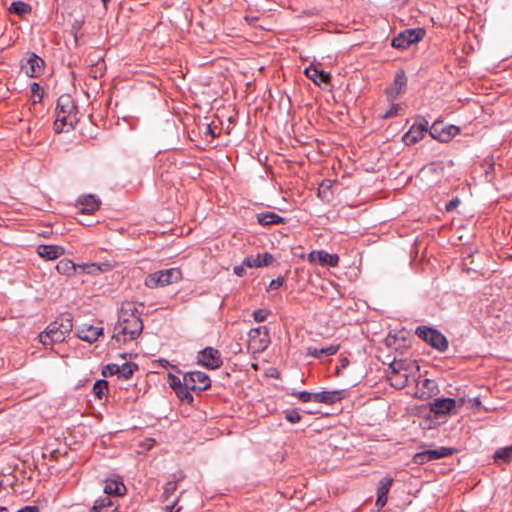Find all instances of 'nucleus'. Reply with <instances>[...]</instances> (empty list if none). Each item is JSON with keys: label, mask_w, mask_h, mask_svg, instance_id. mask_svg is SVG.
Listing matches in <instances>:
<instances>
[{"label": "nucleus", "mask_w": 512, "mask_h": 512, "mask_svg": "<svg viewBox=\"0 0 512 512\" xmlns=\"http://www.w3.org/2000/svg\"><path fill=\"white\" fill-rule=\"evenodd\" d=\"M78 121V111L73 98L69 94H62L57 100L55 132L61 133L65 127L74 129Z\"/></svg>", "instance_id": "nucleus-1"}, {"label": "nucleus", "mask_w": 512, "mask_h": 512, "mask_svg": "<svg viewBox=\"0 0 512 512\" xmlns=\"http://www.w3.org/2000/svg\"><path fill=\"white\" fill-rule=\"evenodd\" d=\"M73 329L72 316L62 314L49 324L47 329L39 334V341L47 346L63 342Z\"/></svg>", "instance_id": "nucleus-2"}, {"label": "nucleus", "mask_w": 512, "mask_h": 512, "mask_svg": "<svg viewBox=\"0 0 512 512\" xmlns=\"http://www.w3.org/2000/svg\"><path fill=\"white\" fill-rule=\"evenodd\" d=\"M143 327L144 324L142 319L131 318L128 320V322L123 324L116 323L114 327L113 339L120 344L135 340L142 333Z\"/></svg>", "instance_id": "nucleus-3"}, {"label": "nucleus", "mask_w": 512, "mask_h": 512, "mask_svg": "<svg viewBox=\"0 0 512 512\" xmlns=\"http://www.w3.org/2000/svg\"><path fill=\"white\" fill-rule=\"evenodd\" d=\"M415 334L439 352H444L448 349L447 338L436 328L422 325L416 328Z\"/></svg>", "instance_id": "nucleus-4"}, {"label": "nucleus", "mask_w": 512, "mask_h": 512, "mask_svg": "<svg viewBox=\"0 0 512 512\" xmlns=\"http://www.w3.org/2000/svg\"><path fill=\"white\" fill-rule=\"evenodd\" d=\"M182 273L177 268L159 270L149 274L144 281L146 287L154 289L164 287L181 279Z\"/></svg>", "instance_id": "nucleus-5"}, {"label": "nucleus", "mask_w": 512, "mask_h": 512, "mask_svg": "<svg viewBox=\"0 0 512 512\" xmlns=\"http://www.w3.org/2000/svg\"><path fill=\"white\" fill-rule=\"evenodd\" d=\"M465 403L464 398L456 400L450 397L436 398L429 403L430 411L436 417L447 416L456 413L458 408H461Z\"/></svg>", "instance_id": "nucleus-6"}, {"label": "nucleus", "mask_w": 512, "mask_h": 512, "mask_svg": "<svg viewBox=\"0 0 512 512\" xmlns=\"http://www.w3.org/2000/svg\"><path fill=\"white\" fill-rule=\"evenodd\" d=\"M387 379L390 385L396 389H402L408 385L409 374L405 362L394 360L388 367Z\"/></svg>", "instance_id": "nucleus-7"}, {"label": "nucleus", "mask_w": 512, "mask_h": 512, "mask_svg": "<svg viewBox=\"0 0 512 512\" xmlns=\"http://www.w3.org/2000/svg\"><path fill=\"white\" fill-rule=\"evenodd\" d=\"M425 36L423 28H410L400 32L391 41V46L396 49H406L411 44L417 43Z\"/></svg>", "instance_id": "nucleus-8"}, {"label": "nucleus", "mask_w": 512, "mask_h": 512, "mask_svg": "<svg viewBox=\"0 0 512 512\" xmlns=\"http://www.w3.org/2000/svg\"><path fill=\"white\" fill-rule=\"evenodd\" d=\"M183 379L186 387L190 388L194 392L200 393L211 386L209 376L202 371L188 372L184 374Z\"/></svg>", "instance_id": "nucleus-9"}, {"label": "nucleus", "mask_w": 512, "mask_h": 512, "mask_svg": "<svg viewBox=\"0 0 512 512\" xmlns=\"http://www.w3.org/2000/svg\"><path fill=\"white\" fill-rule=\"evenodd\" d=\"M428 126V121L425 118H422L421 121L414 123L410 129L402 136V141L407 146L418 143L428 132Z\"/></svg>", "instance_id": "nucleus-10"}, {"label": "nucleus", "mask_w": 512, "mask_h": 512, "mask_svg": "<svg viewBox=\"0 0 512 512\" xmlns=\"http://www.w3.org/2000/svg\"><path fill=\"white\" fill-rule=\"evenodd\" d=\"M407 77L404 70H398L395 73L394 80L391 85L385 90L388 101L394 102L398 96L406 92Z\"/></svg>", "instance_id": "nucleus-11"}, {"label": "nucleus", "mask_w": 512, "mask_h": 512, "mask_svg": "<svg viewBox=\"0 0 512 512\" xmlns=\"http://www.w3.org/2000/svg\"><path fill=\"white\" fill-rule=\"evenodd\" d=\"M197 360L199 364L208 369H217L223 363L221 353L213 347H206L201 350L198 353Z\"/></svg>", "instance_id": "nucleus-12"}, {"label": "nucleus", "mask_w": 512, "mask_h": 512, "mask_svg": "<svg viewBox=\"0 0 512 512\" xmlns=\"http://www.w3.org/2000/svg\"><path fill=\"white\" fill-rule=\"evenodd\" d=\"M144 309L143 303H135L132 301H125L122 303L117 323H125L128 322L131 318L133 319H141V314Z\"/></svg>", "instance_id": "nucleus-13"}, {"label": "nucleus", "mask_w": 512, "mask_h": 512, "mask_svg": "<svg viewBox=\"0 0 512 512\" xmlns=\"http://www.w3.org/2000/svg\"><path fill=\"white\" fill-rule=\"evenodd\" d=\"M103 327L94 326L90 323H82L76 327V336L88 343H94L103 334Z\"/></svg>", "instance_id": "nucleus-14"}, {"label": "nucleus", "mask_w": 512, "mask_h": 512, "mask_svg": "<svg viewBox=\"0 0 512 512\" xmlns=\"http://www.w3.org/2000/svg\"><path fill=\"white\" fill-rule=\"evenodd\" d=\"M308 260L311 263H318L328 267H337L339 264V256L337 254H330L324 250L311 251L308 255Z\"/></svg>", "instance_id": "nucleus-15"}, {"label": "nucleus", "mask_w": 512, "mask_h": 512, "mask_svg": "<svg viewBox=\"0 0 512 512\" xmlns=\"http://www.w3.org/2000/svg\"><path fill=\"white\" fill-rule=\"evenodd\" d=\"M21 69L31 78L38 77L43 73L44 60L35 53H31L26 62L21 65Z\"/></svg>", "instance_id": "nucleus-16"}, {"label": "nucleus", "mask_w": 512, "mask_h": 512, "mask_svg": "<svg viewBox=\"0 0 512 512\" xmlns=\"http://www.w3.org/2000/svg\"><path fill=\"white\" fill-rule=\"evenodd\" d=\"M394 479L391 476H385L379 481L377 488V499L375 502L376 507L382 509L388 501V493L393 484Z\"/></svg>", "instance_id": "nucleus-17"}, {"label": "nucleus", "mask_w": 512, "mask_h": 512, "mask_svg": "<svg viewBox=\"0 0 512 512\" xmlns=\"http://www.w3.org/2000/svg\"><path fill=\"white\" fill-rule=\"evenodd\" d=\"M273 261V255L268 252H265L245 257L243 260V264L249 268H260L271 265Z\"/></svg>", "instance_id": "nucleus-18"}, {"label": "nucleus", "mask_w": 512, "mask_h": 512, "mask_svg": "<svg viewBox=\"0 0 512 512\" xmlns=\"http://www.w3.org/2000/svg\"><path fill=\"white\" fill-rule=\"evenodd\" d=\"M345 398L344 390L321 391L314 395V402L327 405L335 404Z\"/></svg>", "instance_id": "nucleus-19"}, {"label": "nucleus", "mask_w": 512, "mask_h": 512, "mask_svg": "<svg viewBox=\"0 0 512 512\" xmlns=\"http://www.w3.org/2000/svg\"><path fill=\"white\" fill-rule=\"evenodd\" d=\"M100 204V200L97 199L94 195H86L80 197L77 201L79 212L83 214H93L99 209Z\"/></svg>", "instance_id": "nucleus-20"}, {"label": "nucleus", "mask_w": 512, "mask_h": 512, "mask_svg": "<svg viewBox=\"0 0 512 512\" xmlns=\"http://www.w3.org/2000/svg\"><path fill=\"white\" fill-rule=\"evenodd\" d=\"M304 74L316 85H320L321 83L329 84L332 79L330 73L319 70L312 64L304 70Z\"/></svg>", "instance_id": "nucleus-21"}, {"label": "nucleus", "mask_w": 512, "mask_h": 512, "mask_svg": "<svg viewBox=\"0 0 512 512\" xmlns=\"http://www.w3.org/2000/svg\"><path fill=\"white\" fill-rule=\"evenodd\" d=\"M38 255L46 260H55L64 255L65 249L59 245H39L37 247Z\"/></svg>", "instance_id": "nucleus-22"}, {"label": "nucleus", "mask_w": 512, "mask_h": 512, "mask_svg": "<svg viewBox=\"0 0 512 512\" xmlns=\"http://www.w3.org/2000/svg\"><path fill=\"white\" fill-rule=\"evenodd\" d=\"M443 132L444 133L441 135L438 134L437 127L435 126L430 131V136L433 139H436L440 142L446 143V142H449L453 137H455L456 135H458L460 133V128L455 125H449V126L444 127Z\"/></svg>", "instance_id": "nucleus-23"}, {"label": "nucleus", "mask_w": 512, "mask_h": 512, "mask_svg": "<svg viewBox=\"0 0 512 512\" xmlns=\"http://www.w3.org/2000/svg\"><path fill=\"white\" fill-rule=\"evenodd\" d=\"M257 221L262 226H270L286 223V219L274 212H261L256 215Z\"/></svg>", "instance_id": "nucleus-24"}, {"label": "nucleus", "mask_w": 512, "mask_h": 512, "mask_svg": "<svg viewBox=\"0 0 512 512\" xmlns=\"http://www.w3.org/2000/svg\"><path fill=\"white\" fill-rule=\"evenodd\" d=\"M117 506L113 503L110 497L103 496L95 500L91 508V512H116Z\"/></svg>", "instance_id": "nucleus-25"}, {"label": "nucleus", "mask_w": 512, "mask_h": 512, "mask_svg": "<svg viewBox=\"0 0 512 512\" xmlns=\"http://www.w3.org/2000/svg\"><path fill=\"white\" fill-rule=\"evenodd\" d=\"M340 348V345H329L327 347L322 348H316V347H308L307 348V355L314 357V358H323L325 356H331L338 352Z\"/></svg>", "instance_id": "nucleus-26"}, {"label": "nucleus", "mask_w": 512, "mask_h": 512, "mask_svg": "<svg viewBox=\"0 0 512 512\" xmlns=\"http://www.w3.org/2000/svg\"><path fill=\"white\" fill-rule=\"evenodd\" d=\"M126 490V486L123 484V482L118 480L107 481L103 489L104 493L106 494L105 496L108 497L111 495L122 496L126 493Z\"/></svg>", "instance_id": "nucleus-27"}, {"label": "nucleus", "mask_w": 512, "mask_h": 512, "mask_svg": "<svg viewBox=\"0 0 512 512\" xmlns=\"http://www.w3.org/2000/svg\"><path fill=\"white\" fill-rule=\"evenodd\" d=\"M182 472H177L172 475V480L168 481L163 487V496L165 499H169L177 490L178 482L184 479Z\"/></svg>", "instance_id": "nucleus-28"}, {"label": "nucleus", "mask_w": 512, "mask_h": 512, "mask_svg": "<svg viewBox=\"0 0 512 512\" xmlns=\"http://www.w3.org/2000/svg\"><path fill=\"white\" fill-rule=\"evenodd\" d=\"M427 452L429 455V459L431 461H434V460H438V459L453 455L454 453L457 452V449L453 448V447L441 446L436 449H429V450H427Z\"/></svg>", "instance_id": "nucleus-29"}, {"label": "nucleus", "mask_w": 512, "mask_h": 512, "mask_svg": "<svg viewBox=\"0 0 512 512\" xmlns=\"http://www.w3.org/2000/svg\"><path fill=\"white\" fill-rule=\"evenodd\" d=\"M8 10L12 14L24 16L31 13L32 7L30 4L19 0L12 2Z\"/></svg>", "instance_id": "nucleus-30"}, {"label": "nucleus", "mask_w": 512, "mask_h": 512, "mask_svg": "<svg viewBox=\"0 0 512 512\" xmlns=\"http://www.w3.org/2000/svg\"><path fill=\"white\" fill-rule=\"evenodd\" d=\"M494 462L499 464L500 462L508 463L512 459V445L499 448L494 453Z\"/></svg>", "instance_id": "nucleus-31"}, {"label": "nucleus", "mask_w": 512, "mask_h": 512, "mask_svg": "<svg viewBox=\"0 0 512 512\" xmlns=\"http://www.w3.org/2000/svg\"><path fill=\"white\" fill-rule=\"evenodd\" d=\"M137 370H138V365L136 363L126 362L122 365H119L118 378L128 380L131 378V376Z\"/></svg>", "instance_id": "nucleus-32"}, {"label": "nucleus", "mask_w": 512, "mask_h": 512, "mask_svg": "<svg viewBox=\"0 0 512 512\" xmlns=\"http://www.w3.org/2000/svg\"><path fill=\"white\" fill-rule=\"evenodd\" d=\"M191 391L192 390L190 388L186 387L184 380H183V385L180 386V388H177L174 390L176 396L182 403H186V404H190V405L194 401V397L191 394Z\"/></svg>", "instance_id": "nucleus-33"}, {"label": "nucleus", "mask_w": 512, "mask_h": 512, "mask_svg": "<svg viewBox=\"0 0 512 512\" xmlns=\"http://www.w3.org/2000/svg\"><path fill=\"white\" fill-rule=\"evenodd\" d=\"M56 270L62 275H71L76 270V265L70 259H62L56 265Z\"/></svg>", "instance_id": "nucleus-34"}, {"label": "nucleus", "mask_w": 512, "mask_h": 512, "mask_svg": "<svg viewBox=\"0 0 512 512\" xmlns=\"http://www.w3.org/2000/svg\"><path fill=\"white\" fill-rule=\"evenodd\" d=\"M108 381L104 379L97 380L93 385V393L95 397L101 400L104 396L108 394Z\"/></svg>", "instance_id": "nucleus-35"}, {"label": "nucleus", "mask_w": 512, "mask_h": 512, "mask_svg": "<svg viewBox=\"0 0 512 512\" xmlns=\"http://www.w3.org/2000/svg\"><path fill=\"white\" fill-rule=\"evenodd\" d=\"M269 335V330L266 326H259L256 328H253L249 332V343H255L257 342V339L260 336Z\"/></svg>", "instance_id": "nucleus-36"}, {"label": "nucleus", "mask_w": 512, "mask_h": 512, "mask_svg": "<svg viewBox=\"0 0 512 512\" xmlns=\"http://www.w3.org/2000/svg\"><path fill=\"white\" fill-rule=\"evenodd\" d=\"M105 71V62L104 60L97 61L94 65H92L89 69V75L94 79L98 77H102Z\"/></svg>", "instance_id": "nucleus-37"}, {"label": "nucleus", "mask_w": 512, "mask_h": 512, "mask_svg": "<svg viewBox=\"0 0 512 512\" xmlns=\"http://www.w3.org/2000/svg\"><path fill=\"white\" fill-rule=\"evenodd\" d=\"M270 343L269 335L260 336L255 343H249V347L253 348L255 351H263L265 350Z\"/></svg>", "instance_id": "nucleus-38"}, {"label": "nucleus", "mask_w": 512, "mask_h": 512, "mask_svg": "<svg viewBox=\"0 0 512 512\" xmlns=\"http://www.w3.org/2000/svg\"><path fill=\"white\" fill-rule=\"evenodd\" d=\"M291 395L297 397L301 402L307 403V402H311V401L314 402L315 393H311L308 391H300V392L293 391V392H291Z\"/></svg>", "instance_id": "nucleus-39"}, {"label": "nucleus", "mask_w": 512, "mask_h": 512, "mask_svg": "<svg viewBox=\"0 0 512 512\" xmlns=\"http://www.w3.org/2000/svg\"><path fill=\"white\" fill-rule=\"evenodd\" d=\"M118 371H119V365L115 364V363H110L103 367L102 375L104 377L114 376V375L118 376Z\"/></svg>", "instance_id": "nucleus-40"}, {"label": "nucleus", "mask_w": 512, "mask_h": 512, "mask_svg": "<svg viewBox=\"0 0 512 512\" xmlns=\"http://www.w3.org/2000/svg\"><path fill=\"white\" fill-rule=\"evenodd\" d=\"M430 461L431 460L429 459L427 450L418 452V453L414 454V456H413V463L417 464V465H423Z\"/></svg>", "instance_id": "nucleus-41"}, {"label": "nucleus", "mask_w": 512, "mask_h": 512, "mask_svg": "<svg viewBox=\"0 0 512 512\" xmlns=\"http://www.w3.org/2000/svg\"><path fill=\"white\" fill-rule=\"evenodd\" d=\"M391 106L390 108L384 112L383 114H380L379 117L381 119H389V118H392V117H395L398 115V112H399V109H400V106L399 104H396V103H393L391 102Z\"/></svg>", "instance_id": "nucleus-42"}, {"label": "nucleus", "mask_w": 512, "mask_h": 512, "mask_svg": "<svg viewBox=\"0 0 512 512\" xmlns=\"http://www.w3.org/2000/svg\"><path fill=\"white\" fill-rule=\"evenodd\" d=\"M285 419L288 422L295 424L301 421L302 416L300 415L297 409H292L285 412Z\"/></svg>", "instance_id": "nucleus-43"}, {"label": "nucleus", "mask_w": 512, "mask_h": 512, "mask_svg": "<svg viewBox=\"0 0 512 512\" xmlns=\"http://www.w3.org/2000/svg\"><path fill=\"white\" fill-rule=\"evenodd\" d=\"M167 382L173 391L183 385V379L181 380L178 376L171 373L168 374Z\"/></svg>", "instance_id": "nucleus-44"}, {"label": "nucleus", "mask_w": 512, "mask_h": 512, "mask_svg": "<svg viewBox=\"0 0 512 512\" xmlns=\"http://www.w3.org/2000/svg\"><path fill=\"white\" fill-rule=\"evenodd\" d=\"M269 315L270 311L267 309H257L253 312V317L256 322H264Z\"/></svg>", "instance_id": "nucleus-45"}, {"label": "nucleus", "mask_w": 512, "mask_h": 512, "mask_svg": "<svg viewBox=\"0 0 512 512\" xmlns=\"http://www.w3.org/2000/svg\"><path fill=\"white\" fill-rule=\"evenodd\" d=\"M31 92L33 93L34 97H37L38 100H34V102H40L43 98V89L38 83H33L31 85Z\"/></svg>", "instance_id": "nucleus-46"}, {"label": "nucleus", "mask_w": 512, "mask_h": 512, "mask_svg": "<svg viewBox=\"0 0 512 512\" xmlns=\"http://www.w3.org/2000/svg\"><path fill=\"white\" fill-rule=\"evenodd\" d=\"M332 182L330 180L323 181L318 188V196L324 197L326 190H329Z\"/></svg>", "instance_id": "nucleus-47"}, {"label": "nucleus", "mask_w": 512, "mask_h": 512, "mask_svg": "<svg viewBox=\"0 0 512 512\" xmlns=\"http://www.w3.org/2000/svg\"><path fill=\"white\" fill-rule=\"evenodd\" d=\"M283 283H284V278L279 276L276 279L271 280V282L269 284V288L271 290H276L279 287H281L283 285Z\"/></svg>", "instance_id": "nucleus-48"}, {"label": "nucleus", "mask_w": 512, "mask_h": 512, "mask_svg": "<svg viewBox=\"0 0 512 512\" xmlns=\"http://www.w3.org/2000/svg\"><path fill=\"white\" fill-rule=\"evenodd\" d=\"M459 204H460V200L458 198H454L445 205V209L447 212H451L454 209H456Z\"/></svg>", "instance_id": "nucleus-49"}, {"label": "nucleus", "mask_w": 512, "mask_h": 512, "mask_svg": "<svg viewBox=\"0 0 512 512\" xmlns=\"http://www.w3.org/2000/svg\"><path fill=\"white\" fill-rule=\"evenodd\" d=\"M245 265L242 264L240 266H235L234 269H233V272L235 275L239 276V277H242L246 274V270H245Z\"/></svg>", "instance_id": "nucleus-50"}, {"label": "nucleus", "mask_w": 512, "mask_h": 512, "mask_svg": "<svg viewBox=\"0 0 512 512\" xmlns=\"http://www.w3.org/2000/svg\"><path fill=\"white\" fill-rule=\"evenodd\" d=\"M17 512H39V508L37 506H25Z\"/></svg>", "instance_id": "nucleus-51"}, {"label": "nucleus", "mask_w": 512, "mask_h": 512, "mask_svg": "<svg viewBox=\"0 0 512 512\" xmlns=\"http://www.w3.org/2000/svg\"><path fill=\"white\" fill-rule=\"evenodd\" d=\"M435 126L437 127L438 134H440V135H441V134H443V133H444V132H443L444 127L442 126V123H441V122H434V123L431 125L430 129L428 130V132L430 133V131H431Z\"/></svg>", "instance_id": "nucleus-52"}, {"label": "nucleus", "mask_w": 512, "mask_h": 512, "mask_svg": "<svg viewBox=\"0 0 512 512\" xmlns=\"http://www.w3.org/2000/svg\"><path fill=\"white\" fill-rule=\"evenodd\" d=\"M494 169H495L494 163H489L487 169L485 170L486 179L488 181L492 180V178H489V175L494 171Z\"/></svg>", "instance_id": "nucleus-53"}, {"label": "nucleus", "mask_w": 512, "mask_h": 512, "mask_svg": "<svg viewBox=\"0 0 512 512\" xmlns=\"http://www.w3.org/2000/svg\"><path fill=\"white\" fill-rule=\"evenodd\" d=\"M205 134L210 135V136H212L213 138H215V137H216V134L214 133V131H213V129H212V127H211V125H210V124H208V125L206 126Z\"/></svg>", "instance_id": "nucleus-54"}, {"label": "nucleus", "mask_w": 512, "mask_h": 512, "mask_svg": "<svg viewBox=\"0 0 512 512\" xmlns=\"http://www.w3.org/2000/svg\"><path fill=\"white\" fill-rule=\"evenodd\" d=\"M432 385H434V381L433 380H430V379H425L424 380V387L431 388Z\"/></svg>", "instance_id": "nucleus-55"}, {"label": "nucleus", "mask_w": 512, "mask_h": 512, "mask_svg": "<svg viewBox=\"0 0 512 512\" xmlns=\"http://www.w3.org/2000/svg\"><path fill=\"white\" fill-rule=\"evenodd\" d=\"M472 401H473V405H475V406H479L481 404V402H480L478 397L473 398Z\"/></svg>", "instance_id": "nucleus-56"}, {"label": "nucleus", "mask_w": 512, "mask_h": 512, "mask_svg": "<svg viewBox=\"0 0 512 512\" xmlns=\"http://www.w3.org/2000/svg\"><path fill=\"white\" fill-rule=\"evenodd\" d=\"M160 363H161V365H162L163 367H167V366H169V365H170V364H169V362H168L167 360H164V359H161V360H160Z\"/></svg>", "instance_id": "nucleus-57"}, {"label": "nucleus", "mask_w": 512, "mask_h": 512, "mask_svg": "<svg viewBox=\"0 0 512 512\" xmlns=\"http://www.w3.org/2000/svg\"><path fill=\"white\" fill-rule=\"evenodd\" d=\"M174 505H175V503H173L171 506H167V510H168L169 512H172V510H173V508H174Z\"/></svg>", "instance_id": "nucleus-58"}, {"label": "nucleus", "mask_w": 512, "mask_h": 512, "mask_svg": "<svg viewBox=\"0 0 512 512\" xmlns=\"http://www.w3.org/2000/svg\"><path fill=\"white\" fill-rule=\"evenodd\" d=\"M102 3H103V6L106 8L107 7V4L110 0H101Z\"/></svg>", "instance_id": "nucleus-59"}, {"label": "nucleus", "mask_w": 512, "mask_h": 512, "mask_svg": "<svg viewBox=\"0 0 512 512\" xmlns=\"http://www.w3.org/2000/svg\"><path fill=\"white\" fill-rule=\"evenodd\" d=\"M0 512H8V509L6 507L0 506Z\"/></svg>", "instance_id": "nucleus-60"}, {"label": "nucleus", "mask_w": 512, "mask_h": 512, "mask_svg": "<svg viewBox=\"0 0 512 512\" xmlns=\"http://www.w3.org/2000/svg\"><path fill=\"white\" fill-rule=\"evenodd\" d=\"M347 364H348V360L344 359L343 362H342V367H345Z\"/></svg>", "instance_id": "nucleus-61"}]
</instances>
